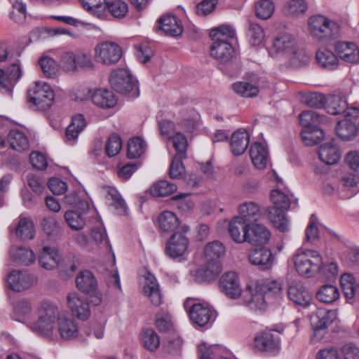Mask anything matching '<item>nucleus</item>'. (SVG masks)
Segmentation results:
<instances>
[{
  "instance_id": "obj_56",
  "label": "nucleus",
  "mask_w": 359,
  "mask_h": 359,
  "mask_svg": "<svg viewBox=\"0 0 359 359\" xmlns=\"http://www.w3.org/2000/svg\"><path fill=\"white\" fill-rule=\"evenodd\" d=\"M39 65L46 77L53 78L56 76L57 65L53 58L48 56H43L39 60Z\"/></svg>"
},
{
  "instance_id": "obj_35",
  "label": "nucleus",
  "mask_w": 359,
  "mask_h": 359,
  "mask_svg": "<svg viewBox=\"0 0 359 359\" xmlns=\"http://www.w3.org/2000/svg\"><path fill=\"white\" fill-rule=\"evenodd\" d=\"M357 130L355 123L348 118L338 121L336 127L337 134L345 141L353 139L355 136Z\"/></svg>"
},
{
  "instance_id": "obj_46",
  "label": "nucleus",
  "mask_w": 359,
  "mask_h": 359,
  "mask_svg": "<svg viewBox=\"0 0 359 359\" xmlns=\"http://www.w3.org/2000/svg\"><path fill=\"white\" fill-rule=\"evenodd\" d=\"M224 252L225 249L223 244L217 241L209 243L206 245L204 250L205 259L210 261H219Z\"/></svg>"
},
{
  "instance_id": "obj_62",
  "label": "nucleus",
  "mask_w": 359,
  "mask_h": 359,
  "mask_svg": "<svg viewBox=\"0 0 359 359\" xmlns=\"http://www.w3.org/2000/svg\"><path fill=\"white\" fill-rule=\"evenodd\" d=\"M10 18L17 23L22 24L26 18V6L24 4L16 1L13 4V10L10 13Z\"/></svg>"
},
{
  "instance_id": "obj_39",
  "label": "nucleus",
  "mask_w": 359,
  "mask_h": 359,
  "mask_svg": "<svg viewBox=\"0 0 359 359\" xmlns=\"http://www.w3.org/2000/svg\"><path fill=\"white\" fill-rule=\"evenodd\" d=\"M41 226L43 232L51 239H56L61 234V226L53 216L44 217Z\"/></svg>"
},
{
  "instance_id": "obj_11",
  "label": "nucleus",
  "mask_w": 359,
  "mask_h": 359,
  "mask_svg": "<svg viewBox=\"0 0 359 359\" xmlns=\"http://www.w3.org/2000/svg\"><path fill=\"white\" fill-rule=\"evenodd\" d=\"M78 289L86 294H91V302L99 305L102 302V295L97 292V282L93 273L88 270L81 271L76 278Z\"/></svg>"
},
{
  "instance_id": "obj_13",
  "label": "nucleus",
  "mask_w": 359,
  "mask_h": 359,
  "mask_svg": "<svg viewBox=\"0 0 359 359\" xmlns=\"http://www.w3.org/2000/svg\"><path fill=\"white\" fill-rule=\"evenodd\" d=\"M6 281L12 290L22 292L36 285L38 278L27 271L13 270L8 275Z\"/></svg>"
},
{
  "instance_id": "obj_49",
  "label": "nucleus",
  "mask_w": 359,
  "mask_h": 359,
  "mask_svg": "<svg viewBox=\"0 0 359 359\" xmlns=\"http://www.w3.org/2000/svg\"><path fill=\"white\" fill-rule=\"evenodd\" d=\"M146 149L145 142L138 137H135L129 140L128 142V154L129 158H139L144 154Z\"/></svg>"
},
{
  "instance_id": "obj_31",
  "label": "nucleus",
  "mask_w": 359,
  "mask_h": 359,
  "mask_svg": "<svg viewBox=\"0 0 359 359\" xmlns=\"http://www.w3.org/2000/svg\"><path fill=\"white\" fill-rule=\"evenodd\" d=\"M39 264L41 267L47 270H51L57 266L60 262V256L55 248L45 246L43 248L39 256Z\"/></svg>"
},
{
  "instance_id": "obj_23",
  "label": "nucleus",
  "mask_w": 359,
  "mask_h": 359,
  "mask_svg": "<svg viewBox=\"0 0 359 359\" xmlns=\"http://www.w3.org/2000/svg\"><path fill=\"white\" fill-rule=\"evenodd\" d=\"M271 238V233L268 229L261 224H250L246 241L251 245H264Z\"/></svg>"
},
{
  "instance_id": "obj_42",
  "label": "nucleus",
  "mask_w": 359,
  "mask_h": 359,
  "mask_svg": "<svg viewBox=\"0 0 359 359\" xmlns=\"http://www.w3.org/2000/svg\"><path fill=\"white\" fill-rule=\"evenodd\" d=\"M81 2L86 11L101 18L104 15L109 0H81Z\"/></svg>"
},
{
  "instance_id": "obj_41",
  "label": "nucleus",
  "mask_w": 359,
  "mask_h": 359,
  "mask_svg": "<svg viewBox=\"0 0 359 359\" xmlns=\"http://www.w3.org/2000/svg\"><path fill=\"white\" fill-rule=\"evenodd\" d=\"M318 63L323 68L333 69L338 64V59L333 52L326 48L319 49L316 55Z\"/></svg>"
},
{
  "instance_id": "obj_9",
  "label": "nucleus",
  "mask_w": 359,
  "mask_h": 359,
  "mask_svg": "<svg viewBox=\"0 0 359 359\" xmlns=\"http://www.w3.org/2000/svg\"><path fill=\"white\" fill-rule=\"evenodd\" d=\"M337 319V313L334 310H327L318 308L311 316V324L313 328V336L311 340L313 342L323 339L327 327Z\"/></svg>"
},
{
  "instance_id": "obj_60",
  "label": "nucleus",
  "mask_w": 359,
  "mask_h": 359,
  "mask_svg": "<svg viewBox=\"0 0 359 359\" xmlns=\"http://www.w3.org/2000/svg\"><path fill=\"white\" fill-rule=\"evenodd\" d=\"M107 8L115 18H122L128 12L127 4L121 0H116L111 3L109 1V3L107 4Z\"/></svg>"
},
{
  "instance_id": "obj_40",
  "label": "nucleus",
  "mask_w": 359,
  "mask_h": 359,
  "mask_svg": "<svg viewBox=\"0 0 359 359\" xmlns=\"http://www.w3.org/2000/svg\"><path fill=\"white\" fill-rule=\"evenodd\" d=\"M15 234L22 241L34 238V227L32 220L27 218L20 219L15 229Z\"/></svg>"
},
{
  "instance_id": "obj_18",
  "label": "nucleus",
  "mask_w": 359,
  "mask_h": 359,
  "mask_svg": "<svg viewBox=\"0 0 359 359\" xmlns=\"http://www.w3.org/2000/svg\"><path fill=\"white\" fill-rule=\"evenodd\" d=\"M221 272L219 261L206 260V263L198 268L194 273V280L197 283L210 281L216 278Z\"/></svg>"
},
{
  "instance_id": "obj_7",
  "label": "nucleus",
  "mask_w": 359,
  "mask_h": 359,
  "mask_svg": "<svg viewBox=\"0 0 359 359\" xmlns=\"http://www.w3.org/2000/svg\"><path fill=\"white\" fill-rule=\"evenodd\" d=\"M311 35L317 40L329 39L338 36V25L323 15L312 16L309 20Z\"/></svg>"
},
{
  "instance_id": "obj_55",
  "label": "nucleus",
  "mask_w": 359,
  "mask_h": 359,
  "mask_svg": "<svg viewBox=\"0 0 359 359\" xmlns=\"http://www.w3.org/2000/svg\"><path fill=\"white\" fill-rule=\"evenodd\" d=\"M248 35L252 45L257 46L260 44L263 41L264 38V32L263 28L259 24L250 21Z\"/></svg>"
},
{
  "instance_id": "obj_12",
  "label": "nucleus",
  "mask_w": 359,
  "mask_h": 359,
  "mask_svg": "<svg viewBox=\"0 0 359 359\" xmlns=\"http://www.w3.org/2000/svg\"><path fill=\"white\" fill-rule=\"evenodd\" d=\"M191 301L187 300L184 306L189 309V315L192 322L199 326L203 327L213 321L215 318V311L202 304H190Z\"/></svg>"
},
{
  "instance_id": "obj_38",
  "label": "nucleus",
  "mask_w": 359,
  "mask_h": 359,
  "mask_svg": "<svg viewBox=\"0 0 359 359\" xmlns=\"http://www.w3.org/2000/svg\"><path fill=\"white\" fill-rule=\"evenodd\" d=\"M179 219L176 215L170 211H164L158 216V226L165 232L176 230L179 226Z\"/></svg>"
},
{
  "instance_id": "obj_32",
  "label": "nucleus",
  "mask_w": 359,
  "mask_h": 359,
  "mask_svg": "<svg viewBox=\"0 0 359 359\" xmlns=\"http://www.w3.org/2000/svg\"><path fill=\"white\" fill-rule=\"evenodd\" d=\"M58 331L64 339H71L77 336L78 326L72 318L60 316L58 318Z\"/></svg>"
},
{
  "instance_id": "obj_30",
  "label": "nucleus",
  "mask_w": 359,
  "mask_h": 359,
  "mask_svg": "<svg viewBox=\"0 0 359 359\" xmlns=\"http://www.w3.org/2000/svg\"><path fill=\"white\" fill-rule=\"evenodd\" d=\"M93 102L103 109L114 107L117 100L113 92L107 89H98L92 95Z\"/></svg>"
},
{
  "instance_id": "obj_2",
  "label": "nucleus",
  "mask_w": 359,
  "mask_h": 359,
  "mask_svg": "<svg viewBox=\"0 0 359 359\" xmlns=\"http://www.w3.org/2000/svg\"><path fill=\"white\" fill-rule=\"evenodd\" d=\"M38 320L32 324L31 330L40 335L51 337L56 320L60 318L58 308L49 302H42L37 309Z\"/></svg>"
},
{
  "instance_id": "obj_1",
  "label": "nucleus",
  "mask_w": 359,
  "mask_h": 359,
  "mask_svg": "<svg viewBox=\"0 0 359 359\" xmlns=\"http://www.w3.org/2000/svg\"><path fill=\"white\" fill-rule=\"evenodd\" d=\"M299 123L304 128L302 133V140L306 145L318 144L324 137V133L320 126L327 122L325 116L313 110L302 111L299 116Z\"/></svg>"
},
{
  "instance_id": "obj_19",
  "label": "nucleus",
  "mask_w": 359,
  "mask_h": 359,
  "mask_svg": "<svg viewBox=\"0 0 359 359\" xmlns=\"http://www.w3.org/2000/svg\"><path fill=\"white\" fill-rule=\"evenodd\" d=\"M334 49L339 57L346 62H359V48L353 42L337 41Z\"/></svg>"
},
{
  "instance_id": "obj_44",
  "label": "nucleus",
  "mask_w": 359,
  "mask_h": 359,
  "mask_svg": "<svg viewBox=\"0 0 359 359\" xmlns=\"http://www.w3.org/2000/svg\"><path fill=\"white\" fill-rule=\"evenodd\" d=\"M339 297V290L332 285H325L320 287L316 293L317 299L325 304L334 302Z\"/></svg>"
},
{
  "instance_id": "obj_15",
  "label": "nucleus",
  "mask_w": 359,
  "mask_h": 359,
  "mask_svg": "<svg viewBox=\"0 0 359 359\" xmlns=\"http://www.w3.org/2000/svg\"><path fill=\"white\" fill-rule=\"evenodd\" d=\"M189 244L187 237L180 232L174 233L166 243L165 252L171 258L182 256Z\"/></svg>"
},
{
  "instance_id": "obj_37",
  "label": "nucleus",
  "mask_w": 359,
  "mask_h": 359,
  "mask_svg": "<svg viewBox=\"0 0 359 359\" xmlns=\"http://www.w3.org/2000/svg\"><path fill=\"white\" fill-rule=\"evenodd\" d=\"M257 77L254 75L253 79L251 81V83L248 81H239L234 83L232 85V89L233 91L238 95L242 97H252L257 95L259 93V88L256 86L255 83H252L253 81L255 82Z\"/></svg>"
},
{
  "instance_id": "obj_54",
  "label": "nucleus",
  "mask_w": 359,
  "mask_h": 359,
  "mask_svg": "<svg viewBox=\"0 0 359 359\" xmlns=\"http://www.w3.org/2000/svg\"><path fill=\"white\" fill-rule=\"evenodd\" d=\"M187 156H174L172 159L170 168L169 175L172 179L181 178L185 172V168L182 163V159Z\"/></svg>"
},
{
  "instance_id": "obj_4",
  "label": "nucleus",
  "mask_w": 359,
  "mask_h": 359,
  "mask_svg": "<svg viewBox=\"0 0 359 359\" xmlns=\"http://www.w3.org/2000/svg\"><path fill=\"white\" fill-rule=\"evenodd\" d=\"M210 55L218 62L226 68H229V74H233L240 69L236 52L231 41L212 42L210 47Z\"/></svg>"
},
{
  "instance_id": "obj_51",
  "label": "nucleus",
  "mask_w": 359,
  "mask_h": 359,
  "mask_svg": "<svg viewBox=\"0 0 359 359\" xmlns=\"http://www.w3.org/2000/svg\"><path fill=\"white\" fill-rule=\"evenodd\" d=\"M142 340L144 348L150 351H156L160 345L159 337L152 329H147L142 333Z\"/></svg>"
},
{
  "instance_id": "obj_33",
  "label": "nucleus",
  "mask_w": 359,
  "mask_h": 359,
  "mask_svg": "<svg viewBox=\"0 0 359 359\" xmlns=\"http://www.w3.org/2000/svg\"><path fill=\"white\" fill-rule=\"evenodd\" d=\"M247 290H249L248 293L250 298L245 300V304L252 310H264L266 306L265 299L267 297L264 292L258 288V285L256 287L255 292H252L250 286H248Z\"/></svg>"
},
{
  "instance_id": "obj_63",
  "label": "nucleus",
  "mask_w": 359,
  "mask_h": 359,
  "mask_svg": "<svg viewBox=\"0 0 359 359\" xmlns=\"http://www.w3.org/2000/svg\"><path fill=\"white\" fill-rule=\"evenodd\" d=\"M308 8L305 0H290L285 7V12L288 14L299 15L304 13Z\"/></svg>"
},
{
  "instance_id": "obj_27",
  "label": "nucleus",
  "mask_w": 359,
  "mask_h": 359,
  "mask_svg": "<svg viewBox=\"0 0 359 359\" xmlns=\"http://www.w3.org/2000/svg\"><path fill=\"white\" fill-rule=\"evenodd\" d=\"M287 294L291 301L301 306L308 305L311 299L310 293L299 283L291 285L288 287Z\"/></svg>"
},
{
  "instance_id": "obj_29",
  "label": "nucleus",
  "mask_w": 359,
  "mask_h": 359,
  "mask_svg": "<svg viewBox=\"0 0 359 359\" xmlns=\"http://www.w3.org/2000/svg\"><path fill=\"white\" fill-rule=\"evenodd\" d=\"M239 215L248 224L257 221L262 216L260 206L255 202H245L238 207Z\"/></svg>"
},
{
  "instance_id": "obj_17",
  "label": "nucleus",
  "mask_w": 359,
  "mask_h": 359,
  "mask_svg": "<svg viewBox=\"0 0 359 359\" xmlns=\"http://www.w3.org/2000/svg\"><path fill=\"white\" fill-rule=\"evenodd\" d=\"M248 259L251 264L257 266L259 270L266 271L271 268L274 257L269 249L260 248L251 250Z\"/></svg>"
},
{
  "instance_id": "obj_14",
  "label": "nucleus",
  "mask_w": 359,
  "mask_h": 359,
  "mask_svg": "<svg viewBox=\"0 0 359 359\" xmlns=\"http://www.w3.org/2000/svg\"><path fill=\"white\" fill-rule=\"evenodd\" d=\"M280 339L273 330L259 332L254 338L253 347L262 353H272L280 348Z\"/></svg>"
},
{
  "instance_id": "obj_3",
  "label": "nucleus",
  "mask_w": 359,
  "mask_h": 359,
  "mask_svg": "<svg viewBox=\"0 0 359 359\" xmlns=\"http://www.w3.org/2000/svg\"><path fill=\"white\" fill-rule=\"evenodd\" d=\"M271 200L273 206L268 208L269 218L277 229L284 232L288 229V221L285 212L290 206V201L280 190H273L271 192Z\"/></svg>"
},
{
  "instance_id": "obj_16",
  "label": "nucleus",
  "mask_w": 359,
  "mask_h": 359,
  "mask_svg": "<svg viewBox=\"0 0 359 359\" xmlns=\"http://www.w3.org/2000/svg\"><path fill=\"white\" fill-rule=\"evenodd\" d=\"M219 287L222 292L230 299H237L242 293L238 277L233 271L227 272L221 276Z\"/></svg>"
},
{
  "instance_id": "obj_26",
  "label": "nucleus",
  "mask_w": 359,
  "mask_h": 359,
  "mask_svg": "<svg viewBox=\"0 0 359 359\" xmlns=\"http://www.w3.org/2000/svg\"><path fill=\"white\" fill-rule=\"evenodd\" d=\"M320 159L325 163L332 165L337 163L341 158L338 147L333 142L323 144L318 150Z\"/></svg>"
},
{
  "instance_id": "obj_64",
  "label": "nucleus",
  "mask_w": 359,
  "mask_h": 359,
  "mask_svg": "<svg viewBox=\"0 0 359 359\" xmlns=\"http://www.w3.org/2000/svg\"><path fill=\"white\" fill-rule=\"evenodd\" d=\"M136 49V57L142 64L149 62L154 55V51L147 43H141L135 46Z\"/></svg>"
},
{
  "instance_id": "obj_22",
  "label": "nucleus",
  "mask_w": 359,
  "mask_h": 359,
  "mask_svg": "<svg viewBox=\"0 0 359 359\" xmlns=\"http://www.w3.org/2000/svg\"><path fill=\"white\" fill-rule=\"evenodd\" d=\"M250 224L243 220L242 217H234L229 224V232L231 238L236 243L246 241Z\"/></svg>"
},
{
  "instance_id": "obj_59",
  "label": "nucleus",
  "mask_w": 359,
  "mask_h": 359,
  "mask_svg": "<svg viewBox=\"0 0 359 359\" xmlns=\"http://www.w3.org/2000/svg\"><path fill=\"white\" fill-rule=\"evenodd\" d=\"M107 199L111 201V205L114 206L119 214H123L126 210V205L121 196L115 189H109L107 193Z\"/></svg>"
},
{
  "instance_id": "obj_45",
  "label": "nucleus",
  "mask_w": 359,
  "mask_h": 359,
  "mask_svg": "<svg viewBox=\"0 0 359 359\" xmlns=\"http://www.w3.org/2000/svg\"><path fill=\"white\" fill-rule=\"evenodd\" d=\"M177 190V186L167 180L156 182L151 188V194L155 197H162L172 194Z\"/></svg>"
},
{
  "instance_id": "obj_47",
  "label": "nucleus",
  "mask_w": 359,
  "mask_h": 359,
  "mask_svg": "<svg viewBox=\"0 0 359 359\" xmlns=\"http://www.w3.org/2000/svg\"><path fill=\"white\" fill-rule=\"evenodd\" d=\"M295 40L291 34L283 33L274 39L273 46L277 53H285L292 49Z\"/></svg>"
},
{
  "instance_id": "obj_61",
  "label": "nucleus",
  "mask_w": 359,
  "mask_h": 359,
  "mask_svg": "<svg viewBox=\"0 0 359 359\" xmlns=\"http://www.w3.org/2000/svg\"><path fill=\"white\" fill-rule=\"evenodd\" d=\"M327 101L325 96L320 93H311L305 96V102L310 107L323 108Z\"/></svg>"
},
{
  "instance_id": "obj_53",
  "label": "nucleus",
  "mask_w": 359,
  "mask_h": 359,
  "mask_svg": "<svg viewBox=\"0 0 359 359\" xmlns=\"http://www.w3.org/2000/svg\"><path fill=\"white\" fill-rule=\"evenodd\" d=\"M65 218L69 227L73 230L79 231L85 226V220L81 212L67 210L65 213Z\"/></svg>"
},
{
  "instance_id": "obj_8",
  "label": "nucleus",
  "mask_w": 359,
  "mask_h": 359,
  "mask_svg": "<svg viewBox=\"0 0 359 359\" xmlns=\"http://www.w3.org/2000/svg\"><path fill=\"white\" fill-rule=\"evenodd\" d=\"M55 97L53 90L46 83L41 84L36 82L35 85L27 91V100L30 107L38 110H46L53 103Z\"/></svg>"
},
{
  "instance_id": "obj_36",
  "label": "nucleus",
  "mask_w": 359,
  "mask_h": 359,
  "mask_svg": "<svg viewBox=\"0 0 359 359\" xmlns=\"http://www.w3.org/2000/svg\"><path fill=\"white\" fill-rule=\"evenodd\" d=\"M8 141L12 149L18 151L29 149V142L27 135L20 130H11L8 135Z\"/></svg>"
},
{
  "instance_id": "obj_34",
  "label": "nucleus",
  "mask_w": 359,
  "mask_h": 359,
  "mask_svg": "<svg viewBox=\"0 0 359 359\" xmlns=\"http://www.w3.org/2000/svg\"><path fill=\"white\" fill-rule=\"evenodd\" d=\"M13 260L18 264L28 266L35 261V255L30 249L18 247L10 251Z\"/></svg>"
},
{
  "instance_id": "obj_52",
  "label": "nucleus",
  "mask_w": 359,
  "mask_h": 359,
  "mask_svg": "<svg viewBox=\"0 0 359 359\" xmlns=\"http://www.w3.org/2000/svg\"><path fill=\"white\" fill-rule=\"evenodd\" d=\"M341 285L346 299H351L357 294L355 278L350 273H344L341 277Z\"/></svg>"
},
{
  "instance_id": "obj_57",
  "label": "nucleus",
  "mask_w": 359,
  "mask_h": 359,
  "mask_svg": "<svg viewBox=\"0 0 359 359\" xmlns=\"http://www.w3.org/2000/svg\"><path fill=\"white\" fill-rule=\"evenodd\" d=\"M170 139H172L173 147L176 150L175 156H187V140L186 136L180 133H175Z\"/></svg>"
},
{
  "instance_id": "obj_48",
  "label": "nucleus",
  "mask_w": 359,
  "mask_h": 359,
  "mask_svg": "<svg viewBox=\"0 0 359 359\" xmlns=\"http://www.w3.org/2000/svg\"><path fill=\"white\" fill-rule=\"evenodd\" d=\"M327 102V111L331 114H339L344 113L347 110L348 103L344 97L333 95Z\"/></svg>"
},
{
  "instance_id": "obj_50",
  "label": "nucleus",
  "mask_w": 359,
  "mask_h": 359,
  "mask_svg": "<svg viewBox=\"0 0 359 359\" xmlns=\"http://www.w3.org/2000/svg\"><path fill=\"white\" fill-rule=\"evenodd\" d=\"M255 8L256 16L262 20H266L272 15L274 4L271 0H259Z\"/></svg>"
},
{
  "instance_id": "obj_43",
  "label": "nucleus",
  "mask_w": 359,
  "mask_h": 359,
  "mask_svg": "<svg viewBox=\"0 0 359 359\" xmlns=\"http://www.w3.org/2000/svg\"><path fill=\"white\" fill-rule=\"evenodd\" d=\"M210 36L212 38L213 42L231 41L235 38V30L229 25H222L212 29Z\"/></svg>"
},
{
  "instance_id": "obj_58",
  "label": "nucleus",
  "mask_w": 359,
  "mask_h": 359,
  "mask_svg": "<svg viewBox=\"0 0 359 359\" xmlns=\"http://www.w3.org/2000/svg\"><path fill=\"white\" fill-rule=\"evenodd\" d=\"M122 147L121 137L116 134L109 137L105 146V150L109 157H114L117 155Z\"/></svg>"
},
{
  "instance_id": "obj_28",
  "label": "nucleus",
  "mask_w": 359,
  "mask_h": 359,
  "mask_svg": "<svg viewBox=\"0 0 359 359\" xmlns=\"http://www.w3.org/2000/svg\"><path fill=\"white\" fill-rule=\"evenodd\" d=\"M251 160L254 165L259 169H264L268 161V151L264 144L255 142L252 144L250 150Z\"/></svg>"
},
{
  "instance_id": "obj_24",
  "label": "nucleus",
  "mask_w": 359,
  "mask_h": 359,
  "mask_svg": "<svg viewBox=\"0 0 359 359\" xmlns=\"http://www.w3.org/2000/svg\"><path fill=\"white\" fill-rule=\"evenodd\" d=\"M250 142V135L244 129H238L234 132L230 140V147L235 156L243 154L247 149Z\"/></svg>"
},
{
  "instance_id": "obj_5",
  "label": "nucleus",
  "mask_w": 359,
  "mask_h": 359,
  "mask_svg": "<svg viewBox=\"0 0 359 359\" xmlns=\"http://www.w3.org/2000/svg\"><path fill=\"white\" fill-rule=\"evenodd\" d=\"M296 271L305 277H312L320 271L322 257L318 252L299 250L293 257Z\"/></svg>"
},
{
  "instance_id": "obj_20",
  "label": "nucleus",
  "mask_w": 359,
  "mask_h": 359,
  "mask_svg": "<svg viewBox=\"0 0 359 359\" xmlns=\"http://www.w3.org/2000/svg\"><path fill=\"white\" fill-rule=\"evenodd\" d=\"M144 280V294L149 298L153 305L160 306L162 303V295L156 277L150 272H147Z\"/></svg>"
},
{
  "instance_id": "obj_25",
  "label": "nucleus",
  "mask_w": 359,
  "mask_h": 359,
  "mask_svg": "<svg viewBox=\"0 0 359 359\" xmlns=\"http://www.w3.org/2000/svg\"><path fill=\"white\" fill-rule=\"evenodd\" d=\"M159 29L165 35L178 36L182 33V27L172 15L162 16L158 20Z\"/></svg>"
},
{
  "instance_id": "obj_10",
  "label": "nucleus",
  "mask_w": 359,
  "mask_h": 359,
  "mask_svg": "<svg viewBox=\"0 0 359 359\" xmlns=\"http://www.w3.org/2000/svg\"><path fill=\"white\" fill-rule=\"evenodd\" d=\"M96 60L105 65L117 63L122 55L121 47L111 41H103L96 45L95 48Z\"/></svg>"
},
{
  "instance_id": "obj_6",
  "label": "nucleus",
  "mask_w": 359,
  "mask_h": 359,
  "mask_svg": "<svg viewBox=\"0 0 359 359\" xmlns=\"http://www.w3.org/2000/svg\"><path fill=\"white\" fill-rule=\"evenodd\" d=\"M109 82L111 87L118 93L128 94L133 97L139 95L137 81L126 69H119L113 71L110 75Z\"/></svg>"
},
{
  "instance_id": "obj_21",
  "label": "nucleus",
  "mask_w": 359,
  "mask_h": 359,
  "mask_svg": "<svg viewBox=\"0 0 359 359\" xmlns=\"http://www.w3.org/2000/svg\"><path fill=\"white\" fill-rule=\"evenodd\" d=\"M68 306L77 318L86 319L90 316L88 303L76 292L69 293L67 296Z\"/></svg>"
}]
</instances>
